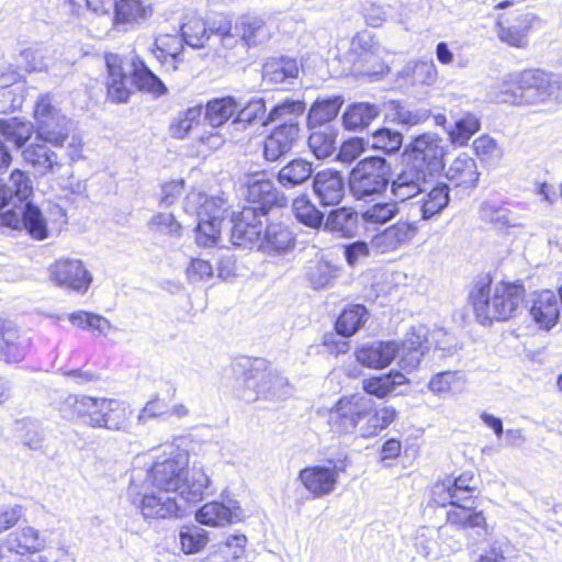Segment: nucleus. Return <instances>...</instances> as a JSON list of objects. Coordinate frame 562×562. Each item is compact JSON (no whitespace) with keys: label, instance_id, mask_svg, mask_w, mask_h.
I'll list each match as a JSON object with an SVG mask.
<instances>
[{"label":"nucleus","instance_id":"nucleus-43","mask_svg":"<svg viewBox=\"0 0 562 562\" xmlns=\"http://www.w3.org/2000/svg\"><path fill=\"white\" fill-rule=\"evenodd\" d=\"M131 409L119 400L108 398L101 428L109 430H126L130 425Z\"/></svg>","mask_w":562,"mask_h":562},{"label":"nucleus","instance_id":"nucleus-11","mask_svg":"<svg viewBox=\"0 0 562 562\" xmlns=\"http://www.w3.org/2000/svg\"><path fill=\"white\" fill-rule=\"evenodd\" d=\"M265 214L254 209H243L233 217L231 233L232 243L238 247L252 248L260 246L263 229Z\"/></svg>","mask_w":562,"mask_h":562},{"label":"nucleus","instance_id":"nucleus-13","mask_svg":"<svg viewBox=\"0 0 562 562\" xmlns=\"http://www.w3.org/2000/svg\"><path fill=\"white\" fill-rule=\"evenodd\" d=\"M431 177V171L406 161L401 172L391 181V193L401 202L415 199L423 189H427Z\"/></svg>","mask_w":562,"mask_h":562},{"label":"nucleus","instance_id":"nucleus-38","mask_svg":"<svg viewBox=\"0 0 562 562\" xmlns=\"http://www.w3.org/2000/svg\"><path fill=\"white\" fill-rule=\"evenodd\" d=\"M369 313L363 305L345 308L336 321L335 329L342 337L353 336L368 321Z\"/></svg>","mask_w":562,"mask_h":562},{"label":"nucleus","instance_id":"nucleus-23","mask_svg":"<svg viewBox=\"0 0 562 562\" xmlns=\"http://www.w3.org/2000/svg\"><path fill=\"white\" fill-rule=\"evenodd\" d=\"M108 398L91 396H69L66 406L71 411V418L92 428H101Z\"/></svg>","mask_w":562,"mask_h":562},{"label":"nucleus","instance_id":"nucleus-2","mask_svg":"<svg viewBox=\"0 0 562 562\" xmlns=\"http://www.w3.org/2000/svg\"><path fill=\"white\" fill-rule=\"evenodd\" d=\"M318 415L326 418L335 435H356L371 438L385 429L395 419L397 412L392 406L374 408V402L363 393L342 395L329 408L318 409Z\"/></svg>","mask_w":562,"mask_h":562},{"label":"nucleus","instance_id":"nucleus-49","mask_svg":"<svg viewBox=\"0 0 562 562\" xmlns=\"http://www.w3.org/2000/svg\"><path fill=\"white\" fill-rule=\"evenodd\" d=\"M307 145L317 159H325L336 149V134L329 127L314 131L308 136Z\"/></svg>","mask_w":562,"mask_h":562},{"label":"nucleus","instance_id":"nucleus-63","mask_svg":"<svg viewBox=\"0 0 562 562\" xmlns=\"http://www.w3.org/2000/svg\"><path fill=\"white\" fill-rule=\"evenodd\" d=\"M475 154L484 161L497 162L503 157V150L497 143L487 135H482L473 143Z\"/></svg>","mask_w":562,"mask_h":562},{"label":"nucleus","instance_id":"nucleus-22","mask_svg":"<svg viewBox=\"0 0 562 562\" xmlns=\"http://www.w3.org/2000/svg\"><path fill=\"white\" fill-rule=\"evenodd\" d=\"M560 303L559 296L551 290L535 293L529 314L540 329L550 330L558 324Z\"/></svg>","mask_w":562,"mask_h":562},{"label":"nucleus","instance_id":"nucleus-10","mask_svg":"<svg viewBox=\"0 0 562 562\" xmlns=\"http://www.w3.org/2000/svg\"><path fill=\"white\" fill-rule=\"evenodd\" d=\"M49 279L58 286L85 293L88 291L92 276L80 259L59 258L48 268Z\"/></svg>","mask_w":562,"mask_h":562},{"label":"nucleus","instance_id":"nucleus-26","mask_svg":"<svg viewBox=\"0 0 562 562\" xmlns=\"http://www.w3.org/2000/svg\"><path fill=\"white\" fill-rule=\"evenodd\" d=\"M450 188L445 182L435 186L428 182L427 189H423L415 201L418 206L420 220L429 221L439 215L450 202Z\"/></svg>","mask_w":562,"mask_h":562},{"label":"nucleus","instance_id":"nucleus-3","mask_svg":"<svg viewBox=\"0 0 562 562\" xmlns=\"http://www.w3.org/2000/svg\"><path fill=\"white\" fill-rule=\"evenodd\" d=\"M495 100L513 105H555L562 103V81L539 69L504 76Z\"/></svg>","mask_w":562,"mask_h":562},{"label":"nucleus","instance_id":"nucleus-46","mask_svg":"<svg viewBox=\"0 0 562 562\" xmlns=\"http://www.w3.org/2000/svg\"><path fill=\"white\" fill-rule=\"evenodd\" d=\"M299 67L294 59L281 58L267 61L263 66L262 78L271 83L284 82L288 78H295Z\"/></svg>","mask_w":562,"mask_h":562},{"label":"nucleus","instance_id":"nucleus-52","mask_svg":"<svg viewBox=\"0 0 562 562\" xmlns=\"http://www.w3.org/2000/svg\"><path fill=\"white\" fill-rule=\"evenodd\" d=\"M402 143V133L387 127L376 130L370 137L371 147L385 154H394L398 151Z\"/></svg>","mask_w":562,"mask_h":562},{"label":"nucleus","instance_id":"nucleus-24","mask_svg":"<svg viewBox=\"0 0 562 562\" xmlns=\"http://www.w3.org/2000/svg\"><path fill=\"white\" fill-rule=\"evenodd\" d=\"M196 520L206 526L223 527L239 521L243 517V510L238 502L228 499L227 503L210 502L204 504L196 512Z\"/></svg>","mask_w":562,"mask_h":562},{"label":"nucleus","instance_id":"nucleus-51","mask_svg":"<svg viewBox=\"0 0 562 562\" xmlns=\"http://www.w3.org/2000/svg\"><path fill=\"white\" fill-rule=\"evenodd\" d=\"M202 115L200 105L191 106L179 113L170 125L171 136L178 139L187 137L190 131L199 125Z\"/></svg>","mask_w":562,"mask_h":562},{"label":"nucleus","instance_id":"nucleus-57","mask_svg":"<svg viewBox=\"0 0 562 562\" xmlns=\"http://www.w3.org/2000/svg\"><path fill=\"white\" fill-rule=\"evenodd\" d=\"M128 78L121 71V69L110 68L108 79V94L109 98L116 102H126L130 98V89L127 87Z\"/></svg>","mask_w":562,"mask_h":562},{"label":"nucleus","instance_id":"nucleus-30","mask_svg":"<svg viewBox=\"0 0 562 562\" xmlns=\"http://www.w3.org/2000/svg\"><path fill=\"white\" fill-rule=\"evenodd\" d=\"M47 143H32L23 150L24 160L41 176L53 173L60 168L58 155L52 150Z\"/></svg>","mask_w":562,"mask_h":562},{"label":"nucleus","instance_id":"nucleus-58","mask_svg":"<svg viewBox=\"0 0 562 562\" xmlns=\"http://www.w3.org/2000/svg\"><path fill=\"white\" fill-rule=\"evenodd\" d=\"M179 537L181 548L188 554L199 552L207 542L205 530L198 526L182 528Z\"/></svg>","mask_w":562,"mask_h":562},{"label":"nucleus","instance_id":"nucleus-18","mask_svg":"<svg viewBox=\"0 0 562 562\" xmlns=\"http://www.w3.org/2000/svg\"><path fill=\"white\" fill-rule=\"evenodd\" d=\"M426 344L427 328L422 325L413 326L400 342L398 366L407 372L417 369L428 350Z\"/></svg>","mask_w":562,"mask_h":562},{"label":"nucleus","instance_id":"nucleus-47","mask_svg":"<svg viewBox=\"0 0 562 562\" xmlns=\"http://www.w3.org/2000/svg\"><path fill=\"white\" fill-rule=\"evenodd\" d=\"M133 81L139 90L162 95L167 92L162 81L145 65L144 61H134Z\"/></svg>","mask_w":562,"mask_h":562},{"label":"nucleus","instance_id":"nucleus-16","mask_svg":"<svg viewBox=\"0 0 562 562\" xmlns=\"http://www.w3.org/2000/svg\"><path fill=\"white\" fill-rule=\"evenodd\" d=\"M442 139L436 134H423L411 145L407 161L432 172V168L441 165L445 155Z\"/></svg>","mask_w":562,"mask_h":562},{"label":"nucleus","instance_id":"nucleus-29","mask_svg":"<svg viewBox=\"0 0 562 562\" xmlns=\"http://www.w3.org/2000/svg\"><path fill=\"white\" fill-rule=\"evenodd\" d=\"M447 179L456 187L463 189L475 188L480 172L476 161L467 154H461L452 160L446 170Z\"/></svg>","mask_w":562,"mask_h":562},{"label":"nucleus","instance_id":"nucleus-1","mask_svg":"<svg viewBox=\"0 0 562 562\" xmlns=\"http://www.w3.org/2000/svg\"><path fill=\"white\" fill-rule=\"evenodd\" d=\"M192 441L188 437L176 438L162 445L154 454L146 457L139 468L144 470L146 481L156 488L178 494L189 503L200 502L211 485V477L200 462L189 467V448Z\"/></svg>","mask_w":562,"mask_h":562},{"label":"nucleus","instance_id":"nucleus-12","mask_svg":"<svg viewBox=\"0 0 562 562\" xmlns=\"http://www.w3.org/2000/svg\"><path fill=\"white\" fill-rule=\"evenodd\" d=\"M245 188V198L254 205L245 206L244 209H254L255 211L262 212L265 215L268 214V211L273 205L281 204V201L284 199L273 182L262 172L248 175Z\"/></svg>","mask_w":562,"mask_h":562},{"label":"nucleus","instance_id":"nucleus-19","mask_svg":"<svg viewBox=\"0 0 562 562\" xmlns=\"http://www.w3.org/2000/svg\"><path fill=\"white\" fill-rule=\"evenodd\" d=\"M228 201L224 195L209 196L201 191H191L183 202V210L196 218L224 220L228 212Z\"/></svg>","mask_w":562,"mask_h":562},{"label":"nucleus","instance_id":"nucleus-56","mask_svg":"<svg viewBox=\"0 0 562 562\" xmlns=\"http://www.w3.org/2000/svg\"><path fill=\"white\" fill-rule=\"evenodd\" d=\"M398 213L395 202L375 203L362 212L361 218L369 224H384Z\"/></svg>","mask_w":562,"mask_h":562},{"label":"nucleus","instance_id":"nucleus-6","mask_svg":"<svg viewBox=\"0 0 562 562\" xmlns=\"http://www.w3.org/2000/svg\"><path fill=\"white\" fill-rule=\"evenodd\" d=\"M33 127L36 140L63 147L68 139L74 122L68 117L50 93H41L33 105Z\"/></svg>","mask_w":562,"mask_h":562},{"label":"nucleus","instance_id":"nucleus-44","mask_svg":"<svg viewBox=\"0 0 562 562\" xmlns=\"http://www.w3.org/2000/svg\"><path fill=\"white\" fill-rule=\"evenodd\" d=\"M292 211L295 218L307 227L318 228L323 225L324 214L306 194H301L293 200Z\"/></svg>","mask_w":562,"mask_h":562},{"label":"nucleus","instance_id":"nucleus-28","mask_svg":"<svg viewBox=\"0 0 562 562\" xmlns=\"http://www.w3.org/2000/svg\"><path fill=\"white\" fill-rule=\"evenodd\" d=\"M351 53L362 64H371L373 71H382L384 48L368 32L353 36L350 46Z\"/></svg>","mask_w":562,"mask_h":562},{"label":"nucleus","instance_id":"nucleus-61","mask_svg":"<svg viewBox=\"0 0 562 562\" xmlns=\"http://www.w3.org/2000/svg\"><path fill=\"white\" fill-rule=\"evenodd\" d=\"M19 66L27 72L45 71L47 69L45 52L41 47L23 49L18 59Z\"/></svg>","mask_w":562,"mask_h":562},{"label":"nucleus","instance_id":"nucleus-31","mask_svg":"<svg viewBox=\"0 0 562 562\" xmlns=\"http://www.w3.org/2000/svg\"><path fill=\"white\" fill-rule=\"evenodd\" d=\"M295 245L292 231L282 223H270L265 226L259 248L266 252H285Z\"/></svg>","mask_w":562,"mask_h":562},{"label":"nucleus","instance_id":"nucleus-41","mask_svg":"<svg viewBox=\"0 0 562 562\" xmlns=\"http://www.w3.org/2000/svg\"><path fill=\"white\" fill-rule=\"evenodd\" d=\"M216 27H207L206 22L198 16L188 19L181 26V35L187 45L202 48L214 36Z\"/></svg>","mask_w":562,"mask_h":562},{"label":"nucleus","instance_id":"nucleus-21","mask_svg":"<svg viewBox=\"0 0 562 562\" xmlns=\"http://www.w3.org/2000/svg\"><path fill=\"white\" fill-rule=\"evenodd\" d=\"M33 193V184L27 172L14 169L8 181L0 184V211L24 205Z\"/></svg>","mask_w":562,"mask_h":562},{"label":"nucleus","instance_id":"nucleus-8","mask_svg":"<svg viewBox=\"0 0 562 562\" xmlns=\"http://www.w3.org/2000/svg\"><path fill=\"white\" fill-rule=\"evenodd\" d=\"M347 465V454L336 460H328V465L306 467L299 473L302 485L315 498L331 494L337 486L339 474Z\"/></svg>","mask_w":562,"mask_h":562},{"label":"nucleus","instance_id":"nucleus-20","mask_svg":"<svg viewBox=\"0 0 562 562\" xmlns=\"http://www.w3.org/2000/svg\"><path fill=\"white\" fill-rule=\"evenodd\" d=\"M400 353V342L396 340L371 341L359 346L356 350V359L363 367L371 369H384Z\"/></svg>","mask_w":562,"mask_h":562},{"label":"nucleus","instance_id":"nucleus-27","mask_svg":"<svg viewBox=\"0 0 562 562\" xmlns=\"http://www.w3.org/2000/svg\"><path fill=\"white\" fill-rule=\"evenodd\" d=\"M183 37L171 34H160L155 38L150 53L167 71H175L183 61Z\"/></svg>","mask_w":562,"mask_h":562},{"label":"nucleus","instance_id":"nucleus-15","mask_svg":"<svg viewBox=\"0 0 562 562\" xmlns=\"http://www.w3.org/2000/svg\"><path fill=\"white\" fill-rule=\"evenodd\" d=\"M312 189L322 206H334L345 196V180L339 171L325 168L313 176Z\"/></svg>","mask_w":562,"mask_h":562},{"label":"nucleus","instance_id":"nucleus-62","mask_svg":"<svg viewBox=\"0 0 562 562\" xmlns=\"http://www.w3.org/2000/svg\"><path fill=\"white\" fill-rule=\"evenodd\" d=\"M150 231L169 236H179L181 225L171 213H157L148 222Z\"/></svg>","mask_w":562,"mask_h":562},{"label":"nucleus","instance_id":"nucleus-53","mask_svg":"<svg viewBox=\"0 0 562 562\" xmlns=\"http://www.w3.org/2000/svg\"><path fill=\"white\" fill-rule=\"evenodd\" d=\"M479 130V119L474 114H467L458 120L448 133L452 144L464 146Z\"/></svg>","mask_w":562,"mask_h":562},{"label":"nucleus","instance_id":"nucleus-14","mask_svg":"<svg viewBox=\"0 0 562 562\" xmlns=\"http://www.w3.org/2000/svg\"><path fill=\"white\" fill-rule=\"evenodd\" d=\"M31 348V338L18 325L0 318V361L18 363Z\"/></svg>","mask_w":562,"mask_h":562},{"label":"nucleus","instance_id":"nucleus-54","mask_svg":"<svg viewBox=\"0 0 562 562\" xmlns=\"http://www.w3.org/2000/svg\"><path fill=\"white\" fill-rule=\"evenodd\" d=\"M305 112V103L299 100H285L277 104L268 114L267 122L283 121V123H299Z\"/></svg>","mask_w":562,"mask_h":562},{"label":"nucleus","instance_id":"nucleus-37","mask_svg":"<svg viewBox=\"0 0 562 562\" xmlns=\"http://www.w3.org/2000/svg\"><path fill=\"white\" fill-rule=\"evenodd\" d=\"M380 113L375 104L359 102L348 106L344 113V126L349 131L363 130L369 126Z\"/></svg>","mask_w":562,"mask_h":562},{"label":"nucleus","instance_id":"nucleus-35","mask_svg":"<svg viewBox=\"0 0 562 562\" xmlns=\"http://www.w3.org/2000/svg\"><path fill=\"white\" fill-rule=\"evenodd\" d=\"M535 15L531 13L521 14L517 18V24L506 26L502 21H497V36L510 46L525 48L528 45V33L532 26Z\"/></svg>","mask_w":562,"mask_h":562},{"label":"nucleus","instance_id":"nucleus-7","mask_svg":"<svg viewBox=\"0 0 562 562\" xmlns=\"http://www.w3.org/2000/svg\"><path fill=\"white\" fill-rule=\"evenodd\" d=\"M391 176V166L382 157L370 156L360 160L351 170L349 188L357 200L382 193Z\"/></svg>","mask_w":562,"mask_h":562},{"label":"nucleus","instance_id":"nucleus-40","mask_svg":"<svg viewBox=\"0 0 562 562\" xmlns=\"http://www.w3.org/2000/svg\"><path fill=\"white\" fill-rule=\"evenodd\" d=\"M480 217L498 229L518 226L517 217L504 204L486 201L480 207Z\"/></svg>","mask_w":562,"mask_h":562},{"label":"nucleus","instance_id":"nucleus-9","mask_svg":"<svg viewBox=\"0 0 562 562\" xmlns=\"http://www.w3.org/2000/svg\"><path fill=\"white\" fill-rule=\"evenodd\" d=\"M0 226L12 229L23 228L35 240H44L49 236L45 216L36 205L30 202L16 209L0 211Z\"/></svg>","mask_w":562,"mask_h":562},{"label":"nucleus","instance_id":"nucleus-64","mask_svg":"<svg viewBox=\"0 0 562 562\" xmlns=\"http://www.w3.org/2000/svg\"><path fill=\"white\" fill-rule=\"evenodd\" d=\"M415 85L434 86L438 79V69L434 61H418L412 69Z\"/></svg>","mask_w":562,"mask_h":562},{"label":"nucleus","instance_id":"nucleus-55","mask_svg":"<svg viewBox=\"0 0 562 562\" xmlns=\"http://www.w3.org/2000/svg\"><path fill=\"white\" fill-rule=\"evenodd\" d=\"M223 220L198 218L195 239L200 246L211 247L215 245L221 234V223Z\"/></svg>","mask_w":562,"mask_h":562},{"label":"nucleus","instance_id":"nucleus-34","mask_svg":"<svg viewBox=\"0 0 562 562\" xmlns=\"http://www.w3.org/2000/svg\"><path fill=\"white\" fill-rule=\"evenodd\" d=\"M324 228L342 237H353L359 229V215L349 207H339L328 213Z\"/></svg>","mask_w":562,"mask_h":562},{"label":"nucleus","instance_id":"nucleus-32","mask_svg":"<svg viewBox=\"0 0 562 562\" xmlns=\"http://www.w3.org/2000/svg\"><path fill=\"white\" fill-rule=\"evenodd\" d=\"M273 378V369L257 362L245 376V390L239 394L245 401L251 402L267 395L269 380Z\"/></svg>","mask_w":562,"mask_h":562},{"label":"nucleus","instance_id":"nucleus-59","mask_svg":"<svg viewBox=\"0 0 562 562\" xmlns=\"http://www.w3.org/2000/svg\"><path fill=\"white\" fill-rule=\"evenodd\" d=\"M338 268L327 261H317L310 268L307 277L313 288H325L338 277Z\"/></svg>","mask_w":562,"mask_h":562},{"label":"nucleus","instance_id":"nucleus-25","mask_svg":"<svg viewBox=\"0 0 562 562\" xmlns=\"http://www.w3.org/2000/svg\"><path fill=\"white\" fill-rule=\"evenodd\" d=\"M454 527L459 530H475L479 536L487 535V522L483 512L476 510L475 506H459L450 507L446 514V525L438 529V532H443L449 528Z\"/></svg>","mask_w":562,"mask_h":562},{"label":"nucleus","instance_id":"nucleus-48","mask_svg":"<svg viewBox=\"0 0 562 562\" xmlns=\"http://www.w3.org/2000/svg\"><path fill=\"white\" fill-rule=\"evenodd\" d=\"M341 105L342 99L340 97L315 101L307 115L308 124L322 125L334 120Z\"/></svg>","mask_w":562,"mask_h":562},{"label":"nucleus","instance_id":"nucleus-17","mask_svg":"<svg viewBox=\"0 0 562 562\" xmlns=\"http://www.w3.org/2000/svg\"><path fill=\"white\" fill-rule=\"evenodd\" d=\"M300 123H281L263 142V155L268 161H276L291 151L300 139Z\"/></svg>","mask_w":562,"mask_h":562},{"label":"nucleus","instance_id":"nucleus-45","mask_svg":"<svg viewBox=\"0 0 562 562\" xmlns=\"http://www.w3.org/2000/svg\"><path fill=\"white\" fill-rule=\"evenodd\" d=\"M475 492L453 491L446 487L445 484H435L432 487V501L441 507L473 506L475 503Z\"/></svg>","mask_w":562,"mask_h":562},{"label":"nucleus","instance_id":"nucleus-36","mask_svg":"<svg viewBox=\"0 0 562 562\" xmlns=\"http://www.w3.org/2000/svg\"><path fill=\"white\" fill-rule=\"evenodd\" d=\"M408 383L407 378L400 371H390L386 374L372 376L362 381L363 394L383 398L393 393L396 386Z\"/></svg>","mask_w":562,"mask_h":562},{"label":"nucleus","instance_id":"nucleus-4","mask_svg":"<svg viewBox=\"0 0 562 562\" xmlns=\"http://www.w3.org/2000/svg\"><path fill=\"white\" fill-rule=\"evenodd\" d=\"M525 297V288L518 283L498 282L493 286L476 285L471 292L476 318L482 324L504 322L515 317Z\"/></svg>","mask_w":562,"mask_h":562},{"label":"nucleus","instance_id":"nucleus-33","mask_svg":"<svg viewBox=\"0 0 562 562\" xmlns=\"http://www.w3.org/2000/svg\"><path fill=\"white\" fill-rule=\"evenodd\" d=\"M314 172L313 162L304 158H294L284 165L277 175L279 184L293 189L305 183Z\"/></svg>","mask_w":562,"mask_h":562},{"label":"nucleus","instance_id":"nucleus-39","mask_svg":"<svg viewBox=\"0 0 562 562\" xmlns=\"http://www.w3.org/2000/svg\"><path fill=\"white\" fill-rule=\"evenodd\" d=\"M238 109L239 102L233 97L213 99L205 105V120L211 126L217 127L235 115Z\"/></svg>","mask_w":562,"mask_h":562},{"label":"nucleus","instance_id":"nucleus-60","mask_svg":"<svg viewBox=\"0 0 562 562\" xmlns=\"http://www.w3.org/2000/svg\"><path fill=\"white\" fill-rule=\"evenodd\" d=\"M241 38L247 45H257L268 36V29L262 19L246 16L241 22Z\"/></svg>","mask_w":562,"mask_h":562},{"label":"nucleus","instance_id":"nucleus-50","mask_svg":"<svg viewBox=\"0 0 562 562\" xmlns=\"http://www.w3.org/2000/svg\"><path fill=\"white\" fill-rule=\"evenodd\" d=\"M146 16L147 9L140 0H119L115 3V24H135Z\"/></svg>","mask_w":562,"mask_h":562},{"label":"nucleus","instance_id":"nucleus-42","mask_svg":"<svg viewBox=\"0 0 562 562\" xmlns=\"http://www.w3.org/2000/svg\"><path fill=\"white\" fill-rule=\"evenodd\" d=\"M35 133L33 123L16 117L0 120V134L16 148L23 147Z\"/></svg>","mask_w":562,"mask_h":562},{"label":"nucleus","instance_id":"nucleus-5","mask_svg":"<svg viewBox=\"0 0 562 562\" xmlns=\"http://www.w3.org/2000/svg\"><path fill=\"white\" fill-rule=\"evenodd\" d=\"M146 457H136L131 471L127 496L145 520L167 519L180 515V506L171 493L156 488L146 481L144 470Z\"/></svg>","mask_w":562,"mask_h":562}]
</instances>
